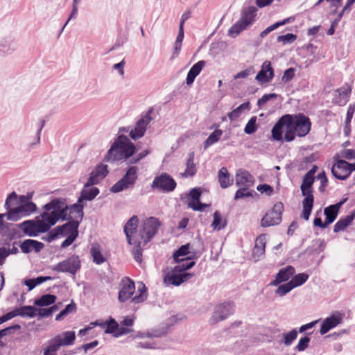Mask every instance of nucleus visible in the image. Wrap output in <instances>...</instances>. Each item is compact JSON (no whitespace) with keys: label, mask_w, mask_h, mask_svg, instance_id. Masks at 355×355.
<instances>
[{"label":"nucleus","mask_w":355,"mask_h":355,"mask_svg":"<svg viewBox=\"0 0 355 355\" xmlns=\"http://www.w3.org/2000/svg\"><path fill=\"white\" fill-rule=\"evenodd\" d=\"M343 158L347 159H352L355 158V150L352 149L344 150L341 153Z\"/></svg>","instance_id":"nucleus-63"},{"label":"nucleus","mask_w":355,"mask_h":355,"mask_svg":"<svg viewBox=\"0 0 355 355\" xmlns=\"http://www.w3.org/2000/svg\"><path fill=\"white\" fill-rule=\"evenodd\" d=\"M92 184H89V182L85 185V187L81 191V195L78 198V203L74 204L71 207H66L61 208L63 210H67L66 218L67 219H78L81 220L83 216V200H92L98 193V189L96 187H91Z\"/></svg>","instance_id":"nucleus-3"},{"label":"nucleus","mask_w":355,"mask_h":355,"mask_svg":"<svg viewBox=\"0 0 355 355\" xmlns=\"http://www.w3.org/2000/svg\"><path fill=\"white\" fill-rule=\"evenodd\" d=\"M309 278V275L306 273H300L294 276L290 281L294 288L303 284Z\"/></svg>","instance_id":"nucleus-44"},{"label":"nucleus","mask_w":355,"mask_h":355,"mask_svg":"<svg viewBox=\"0 0 355 355\" xmlns=\"http://www.w3.org/2000/svg\"><path fill=\"white\" fill-rule=\"evenodd\" d=\"M187 269H183L180 264H178L173 270L165 272L164 282L166 285L178 286L181 283L187 281L192 275L185 271Z\"/></svg>","instance_id":"nucleus-10"},{"label":"nucleus","mask_w":355,"mask_h":355,"mask_svg":"<svg viewBox=\"0 0 355 355\" xmlns=\"http://www.w3.org/2000/svg\"><path fill=\"white\" fill-rule=\"evenodd\" d=\"M274 76V71L270 61H265L261 70L256 76V80L260 83H266L270 82Z\"/></svg>","instance_id":"nucleus-18"},{"label":"nucleus","mask_w":355,"mask_h":355,"mask_svg":"<svg viewBox=\"0 0 355 355\" xmlns=\"http://www.w3.org/2000/svg\"><path fill=\"white\" fill-rule=\"evenodd\" d=\"M338 94L337 102L340 105H345L349 101L352 92V86L349 84H345L336 90Z\"/></svg>","instance_id":"nucleus-25"},{"label":"nucleus","mask_w":355,"mask_h":355,"mask_svg":"<svg viewBox=\"0 0 355 355\" xmlns=\"http://www.w3.org/2000/svg\"><path fill=\"white\" fill-rule=\"evenodd\" d=\"M76 305L73 304H68L64 310H62L57 316L56 320H61L64 315H66L68 313L74 311L76 310Z\"/></svg>","instance_id":"nucleus-52"},{"label":"nucleus","mask_w":355,"mask_h":355,"mask_svg":"<svg viewBox=\"0 0 355 355\" xmlns=\"http://www.w3.org/2000/svg\"><path fill=\"white\" fill-rule=\"evenodd\" d=\"M314 182V177L311 174H306L304 177L301 190L302 196L304 197L302 200V217L308 220L312 211L313 207L314 197L313 195L312 185Z\"/></svg>","instance_id":"nucleus-5"},{"label":"nucleus","mask_w":355,"mask_h":355,"mask_svg":"<svg viewBox=\"0 0 355 355\" xmlns=\"http://www.w3.org/2000/svg\"><path fill=\"white\" fill-rule=\"evenodd\" d=\"M257 117H252L245 127V132L247 134H252L257 130Z\"/></svg>","instance_id":"nucleus-48"},{"label":"nucleus","mask_w":355,"mask_h":355,"mask_svg":"<svg viewBox=\"0 0 355 355\" xmlns=\"http://www.w3.org/2000/svg\"><path fill=\"white\" fill-rule=\"evenodd\" d=\"M354 219V215L347 216L345 218H340L334 225V231L338 232L344 230Z\"/></svg>","instance_id":"nucleus-36"},{"label":"nucleus","mask_w":355,"mask_h":355,"mask_svg":"<svg viewBox=\"0 0 355 355\" xmlns=\"http://www.w3.org/2000/svg\"><path fill=\"white\" fill-rule=\"evenodd\" d=\"M311 128L310 119L303 114H285L282 116L272 130V137L275 141H281L284 132L286 141H293L296 137L307 135Z\"/></svg>","instance_id":"nucleus-1"},{"label":"nucleus","mask_w":355,"mask_h":355,"mask_svg":"<svg viewBox=\"0 0 355 355\" xmlns=\"http://www.w3.org/2000/svg\"><path fill=\"white\" fill-rule=\"evenodd\" d=\"M251 196L250 193L248 191V188L243 187L242 189H239L235 194L234 198L236 200L250 196Z\"/></svg>","instance_id":"nucleus-61"},{"label":"nucleus","mask_w":355,"mask_h":355,"mask_svg":"<svg viewBox=\"0 0 355 355\" xmlns=\"http://www.w3.org/2000/svg\"><path fill=\"white\" fill-rule=\"evenodd\" d=\"M150 118L149 116H145L142 117L137 123L136 126L130 132V136L133 139H136L141 137L145 131L146 125L150 122Z\"/></svg>","instance_id":"nucleus-21"},{"label":"nucleus","mask_w":355,"mask_h":355,"mask_svg":"<svg viewBox=\"0 0 355 355\" xmlns=\"http://www.w3.org/2000/svg\"><path fill=\"white\" fill-rule=\"evenodd\" d=\"M297 39V36L292 33H288L284 35H280L277 37L278 42H282L283 44L291 43Z\"/></svg>","instance_id":"nucleus-51"},{"label":"nucleus","mask_w":355,"mask_h":355,"mask_svg":"<svg viewBox=\"0 0 355 355\" xmlns=\"http://www.w3.org/2000/svg\"><path fill=\"white\" fill-rule=\"evenodd\" d=\"M96 326L106 327L105 332L107 334H112L115 336H120L132 331V329L128 327H119V324L115 320L110 318L105 322H98V321L91 322L87 327L79 331V335L80 336H85L89 330L92 329Z\"/></svg>","instance_id":"nucleus-7"},{"label":"nucleus","mask_w":355,"mask_h":355,"mask_svg":"<svg viewBox=\"0 0 355 355\" xmlns=\"http://www.w3.org/2000/svg\"><path fill=\"white\" fill-rule=\"evenodd\" d=\"M91 254L93 257V261L97 264L103 263L106 261V258L102 254L98 245H92Z\"/></svg>","instance_id":"nucleus-35"},{"label":"nucleus","mask_w":355,"mask_h":355,"mask_svg":"<svg viewBox=\"0 0 355 355\" xmlns=\"http://www.w3.org/2000/svg\"><path fill=\"white\" fill-rule=\"evenodd\" d=\"M177 184L175 180L168 174L164 173L156 176L152 183L151 187L164 193H169L175 190Z\"/></svg>","instance_id":"nucleus-11"},{"label":"nucleus","mask_w":355,"mask_h":355,"mask_svg":"<svg viewBox=\"0 0 355 355\" xmlns=\"http://www.w3.org/2000/svg\"><path fill=\"white\" fill-rule=\"evenodd\" d=\"M297 331L293 330L284 336V343L286 345H290L297 338Z\"/></svg>","instance_id":"nucleus-57"},{"label":"nucleus","mask_w":355,"mask_h":355,"mask_svg":"<svg viewBox=\"0 0 355 355\" xmlns=\"http://www.w3.org/2000/svg\"><path fill=\"white\" fill-rule=\"evenodd\" d=\"M135 145L126 137L121 135L109 150L106 160H120L131 157L135 152Z\"/></svg>","instance_id":"nucleus-4"},{"label":"nucleus","mask_w":355,"mask_h":355,"mask_svg":"<svg viewBox=\"0 0 355 355\" xmlns=\"http://www.w3.org/2000/svg\"><path fill=\"white\" fill-rule=\"evenodd\" d=\"M257 190L261 193H265L267 195H271L273 192V188L266 184H260L257 187Z\"/></svg>","instance_id":"nucleus-58"},{"label":"nucleus","mask_w":355,"mask_h":355,"mask_svg":"<svg viewBox=\"0 0 355 355\" xmlns=\"http://www.w3.org/2000/svg\"><path fill=\"white\" fill-rule=\"evenodd\" d=\"M71 221L62 227V231L64 234H69L68 237L62 243L63 248L70 245L78 236V227L79 221L78 219H69Z\"/></svg>","instance_id":"nucleus-16"},{"label":"nucleus","mask_w":355,"mask_h":355,"mask_svg":"<svg viewBox=\"0 0 355 355\" xmlns=\"http://www.w3.org/2000/svg\"><path fill=\"white\" fill-rule=\"evenodd\" d=\"M266 243V238L264 234L259 236L255 241V247L254 249V253L263 254L265 252V247Z\"/></svg>","instance_id":"nucleus-38"},{"label":"nucleus","mask_w":355,"mask_h":355,"mask_svg":"<svg viewBox=\"0 0 355 355\" xmlns=\"http://www.w3.org/2000/svg\"><path fill=\"white\" fill-rule=\"evenodd\" d=\"M50 277H39L35 279H28L24 280V284L26 285L29 291L34 288L37 285L43 283L44 282L50 279Z\"/></svg>","instance_id":"nucleus-40"},{"label":"nucleus","mask_w":355,"mask_h":355,"mask_svg":"<svg viewBox=\"0 0 355 355\" xmlns=\"http://www.w3.org/2000/svg\"><path fill=\"white\" fill-rule=\"evenodd\" d=\"M60 266L63 270H66L73 274L80 268V261L78 257H71L63 261Z\"/></svg>","instance_id":"nucleus-26"},{"label":"nucleus","mask_w":355,"mask_h":355,"mask_svg":"<svg viewBox=\"0 0 355 355\" xmlns=\"http://www.w3.org/2000/svg\"><path fill=\"white\" fill-rule=\"evenodd\" d=\"M354 171H355V163L349 164L343 159H337L331 168L332 174L340 180L347 178Z\"/></svg>","instance_id":"nucleus-14"},{"label":"nucleus","mask_w":355,"mask_h":355,"mask_svg":"<svg viewBox=\"0 0 355 355\" xmlns=\"http://www.w3.org/2000/svg\"><path fill=\"white\" fill-rule=\"evenodd\" d=\"M218 178L222 188H227L232 184V180L230 178V174L227 168L222 167L218 173Z\"/></svg>","instance_id":"nucleus-32"},{"label":"nucleus","mask_w":355,"mask_h":355,"mask_svg":"<svg viewBox=\"0 0 355 355\" xmlns=\"http://www.w3.org/2000/svg\"><path fill=\"white\" fill-rule=\"evenodd\" d=\"M295 273V269L292 266H287L279 270L277 275L276 279L271 284L277 286L281 282L288 280Z\"/></svg>","instance_id":"nucleus-23"},{"label":"nucleus","mask_w":355,"mask_h":355,"mask_svg":"<svg viewBox=\"0 0 355 355\" xmlns=\"http://www.w3.org/2000/svg\"><path fill=\"white\" fill-rule=\"evenodd\" d=\"M162 223L156 217H148L142 220L139 231V247L146 245L158 232Z\"/></svg>","instance_id":"nucleus-6"},{"label":"nucleus","mask_w":355,"mask_h":355,"mask_svg":"<svg viewBox=\"0 0 355 355\" xmlns=\"http://www.w3.org/2000/svg\"><path fill=\"white\" fill-rule=\"evenodd\" d=\"M284 205L282 202H277L268 211L261 220V225L266 227L279 224L282 220V214Z\"/></svg>","instance_id":"nucleus-12"},{"label":"nucleus","mask_w":355,"mask_h":355,"mask_svg":"<svg viewBox=\"0 0 355 355\" xmlns=\"http://www.w3.org/2000/svg\"><path fill=\"white\" fill-rule=\"evenodd\" d=\"M137 168L136 166L130 168L125 177L122 178L128 185L132 184L137 179Z\"/></svg>","instance_id":"nucleus-41"},{"label":"nucleus","mask_w":355,"mask_h":355,"mask_svg":"<svg viewBox=\"0 0 355 355\" xmlns=\"http://www.w3.org/2000/svg\"><path fill=\"white\" fill-rule=\"evenodd\" d=\"M236 183L241 187L248 188L254 183V178L245 170L240 169L236 174Z\"/></svg>","instance_id":"nucleus-20"},{"label":"nucleus","mask_w":355,"mask_h":355,"mask_svg":"<svg viewBox=\"0 0 355 355\" xmlns=\"http://www.w3.org/2000/svg\"><path fill=\"white\" fill-rule=\"evenodd\" d=\"M257 9L254 7H249L243 10L241 19L239 20L246 28L252 24L256 16Z\"/></svg>","instance_id":"nucleus-28"},{"label":"nucleus","mask_w":355,"mask_h":355,"mask_svg":"<svg viewBox=\"0 0 355 355\" xmlns=\"http://www.w3.org/2000/svg\"><path fill=\"white\" fill-rule=\"evenodd\" d=\"M310 342V338L307 336H305L301 338L296 347L298 351H303L306 348H307L309 343Z\"/></svg>","instance_id":"nucleus-56"},{"label":"nucleus","mask_w":355,"mask_h":355,"mask_svg":"<svg viewBox=\"0 0 355 355\" xmlns=\"http://www.w3.org/2000/svg\"><path fill=\"white\" fill-rule=\"evenodd\" d=\"M135 317L127 316L121 322V327H128L130 329L134 324Z\"/></svg>","instance_id":"nucleus-59"},{"label":"nucleus","mask_w":355,"mask_h":355,"mask_svg":"<svg viewBox=\"0 0 355 355\" xmlns=\"http://www.w3.org/2000/svg\"><path fill=\"white\" fill-rule=\"evenodd\" d=\"M135 291L134 282L129 277H123L119 284V300L125 302L132 298Z\"/></svg>","instance_id":"nucleus-15"},{"label":"nucleus","mask_w":355,"mask_h":355,"mask_svg":"<svg viewBox=\"0 0 355 355\" xmlns=\"http://www.w3.org/2000/svg\"><path fill=\"white\" fill-rule=\"evenodd\" d=\"M197 172L196 165L194 163V153L189 154L186 163V169L184 173H181L183 178L193 177Z\"/></svg>","instance_id":"nucleus-29"},{"label":"nucleus","mask_w":355,"mask_h":355,"mask_svg":"<svg viewBox=\"0 0 355 355\" xmlns=\"http://www.w3.org/2000/svg\"><path fill=\"white\" fill-rule=\"evenodd\" d=\"M31 200V197L19 196V202L15 207L10 209L7 213V218L10 220H17L22 216L29 215L36 209L35 205Z\"/></svg>","instance_id":"nucleus-8"},{"label":"nucleus","mask_w":355,"mask_h":355,"mask_svg":"<svg viewBox=\"0 0 355 355\" xmlns=\"http://www.w3.org/2000/svg\"><path fill=\"white\" fill-rule=\"evenodd\" d=\"M246 28H247L243 24L238 21L229 29L228 35L232 37H236L242 31Z\"/></svg>","instance_id":"nucleus-43"},{"label":"nucleus","mask_w":355,"mask_h":355,"mask_svg":"<svg viewBox=\"0 0 355 355\" xmlns=\"http://www.w3.org/2000/svg\"><path fill=\"white\" fill-rule=\"evenodd\" d=\"M190 244L182 245L173 254L175 263L180 264L183 269H189L195 265L193 259L196 258V252L190 250Z\"/></svg>","instance_id":"nucleus-9"},{"label":"nucleus","mask_w":355,"mask_h":355,"mask_svg":"<svg viewBox=\"0 0 355 355\" xmlns=\"http://www.w3.org/2000/svg\"><path fill=\"white\" fill-rule=\"evenodd\" d=\"M45 208L46 211L40 216L35 220H26L19 225L25 234L30 236H37L47 232L59 219H67L65 212L67 210L61 209L58 202L53 201L47 204Z\"/></svg>","instance_id":"nucleus-2"},{"label":"nucleus","mask_w":355,"mask_h":355,"mask_svg":"<svg viewBox=\"0 0 355 355\" xmlns=\"http://www.w3.org/2000/svg\"><path fill=\"white\" fill-rule=\"evenodd\" d=\"M128 186L129 185L126 182H125V181L123 179H121L114 186H112V187L111 188V191L114 193L119 192L122 191L123 189L127 188Z\"/></svg>","instance_id":"nucleus-55"},{"label":"nucleus","mask_w":355,"mask_h":355,"mask_svg":"<svg viewBox=\"0 0 355 355\" xmlns=\"http://www.w3.org/2000/svg\"><path fill=\"white\" fill-rule=\"evenodd\" d=\"M342 321V315L340 313H336L330 317L326 318L321 326L320 334H324L330 329L336 327Z\"/></svg>","instance_id":"nucleus-19"},{"label":"nucleus","mask_w":355,"mask_h":355,"mask_svg":"<svg viewBox=\"0 0 355 355\" xmlns=\"http://www.w3.org/2000/svg\"><path fill=\"white\" fill-rule=\"evenodd\" d=\"M202 191L200 188L192 189L189 192L190 199L198 200L200 199Z\"/></svg>","instance_id":"nucleus-64"},{"label":"nucleus","mask_w":355,"mask_h":355,"mask_svg":"<svg viewBox=\"0 0 355 355\" xmlns=\"http://www.w3.org/2000/svg\"><path fill=\"white\" fill-rule=\"evenodd\" d=\"M341 205V202L337 203L336 205H330L324 209L327 224L329 225L334 221L338 216Z\"/></svg>","instance_id":"nucleus-27"},{"label":"nucleus","mask_w":355,"mask_h":355,"mask_svg":"<svg viewBox=\"0 0 355 355\" xmlns=\"http://www.w3.org/2000/svg\"><path fill=\"white\" fill-rule=\"evenodd\" d=\"M56 300V297L53 295H44L35 301V305L38 306H45L53 304Z\"/></svg>","instance_id":"nucleus-34"},{"label":"nucleus","mask_w":355,"mask_h":355,"mask_svg":"<svg viewBox=\"0 0 355 355\" xmlns=\"http://www.w3.org/2000/svg\"><path fill=\"white\" fill-rule=\"evenodd\" d=\"M222 135L223 131L221 130L217 129L214 130L205 141V148H207L208 146H211L212 144L217 142L220 139Z\"/></svg>","instance_id":"nucleus-39"},{"label":"nucleus","mask_w":355,"mask_h":355,"mask_svg":"<svg viewBox=\"0 0 355 355\" xmlns=\"http://www.w3.org/2000/svg\"><path fill=\"white\" fill-rule=\"evenodd\" d=\"M139 219L137 216L131 217L124 226V232L128 243L135 247H139V232H137Z\"/></svg>","instance_id":"nucleus-13"},{"label":"nucleus","mask_w":355,"mask_h":355,"mask_svg":"<svg viewBox=\"0 0 355 355\" xmlns=\"http://www.w3.org/2000/svg\"><path fill=\"white\" fill-rule=\"evenodd\" d=\"M250 102H245L239 105L236 109L232 110L228 114V117L230 120H234L240 116L241 113L245 110H250Z\"/></svg>","instance_id":"nucleus-37"},{"label":"nucleus","mask_w":355,"mask_h":355,"mask_svg":"<svg viewBox=\"0 0 355 355\" xmlns=\"http://www.w3.org/2000/svg\"><path fill=\"white\" fill-rule=\"evenodd\" d=\"M56 309L55 306H53L49 309H40L38 311V315L42 317L49 316Z\"/></svg>","instance_id":"nucleus-62"},{"label":"nucleus","mask_w":355,"mask_h":355,"mask_svg":"<svg viewBox=\"0 0 355 355\" xmlns=\"http://www.w3.org/2000/svg\"><path fill=\"white\" fill-rule=\"evenodd\" d=\"M295 76V69L293 68H289L285 71L284 76L282 77V80L284 82H288L293 78Z\"/></svg>","instance_id":"nucleus-60"},{"label":"nucleus","mask_w":355,"mask_h":355,"mask_svg":"<svg viewBox=\"0 0 355 355\" xmlns=\"http://www.w3.org/2000/svg\"><path fill=\"white\" fill-rule=\"evenodd\" d=\"M19 202V197L18 198L15 192L11 193L6 199V207L8 211L13 207L17 206Z\"/></svg>","instance_id":"nucleus-42"},{"label":"nucleus","mask_w":355,"mask_h":355,"mask_svg":"<svg viewBox=\"0 0 355 355\" xmlns=\"http://www.w3.org/2000/svg\"><path fill=\"white\" fill-rule=\"evenodd\" d=\"M147 288L144 284H139L137 288V292L135 297L132 298V302L138 304L145 301L147 298Z\"/></svg>","instance_id":"nucleus-33"},{"label":"nucleus","mask_w":355,"mask_h":355,"mask_svg":"<svg viewBox=\"0 0 355 355\" xmlns=\"http://www.w3.org/2000/svg\"><path fill=\"white\" fill-rule=\"evenodd\" d=\"M44 354L43 355H57V352L58 349L54 345L51 340L49 341V345L44 348Z\"/></svg>","instance_id":"nucleus-50"},{"label":"nucleus","mask_w":355,"mask_h":355,"mask_svg":"<svg viewBox=\"0 0 355 355\" xmlns=\"http://www.w3.org/2000/svg\"><path fill=\"white\" fill-rule=\"evenodd\" d=\"M223 310L225 311L226 313L224 315L220 316L219 320H223V319L226 318L227 317V315H229L230 314V305H220L218 307L217 311L215 312L214 317L216 319L218 318V316H217L218 312H219V311L222 312V311H223Z\"/></svg>","instance_id":"nucleus-54"},{"label":"nucleus","mask_w":355,"mask_h":355,"mask_svg":"<svg viewBox=\"0 0 355 355\" xmlns=\"http://www.w3.org/2000/svg\"><path fill=\"white\" fill-rule=\"evenodd\" d=\"M205 61L200 60L198 61L197 63H196L189 70L186 82L188 85H191L196 78V77L199 75V73L201 72L204 67L205 66Z\"/></svg>","instance_id":"nucleus-24"},{"label":"nucleus","mask_w":355,"mask_h":355,"mask_svg":"<svg viewBox=\"0 0 355 355\" xmlns=\"http://www.w3.org/2000/svg\"><path fill=\"white\" fill-rule=\"evenodd\" d=\"M76 340V334L73 331L62 332L54 336L51 341L59 349L61 347H67L73 345Z\"/></svg>","instance_id":"nucleus-17"},{"label":"nucleus","mask_w":355,"mask_h":355,"mask_svg":"<svg viewBox=\"0 0 355 355\" xmlns=\"http://www.w3.org/2000/svg\"><path fill=\"white\" fill-rule=\"evenodd\" d=\"M35 309L34 307L28 306H23L19 309L12 311V312H16L17 313V315H27L29 317H33L35 315Z\"/></svg>","instance_id":"nucleus-45"},{"label":"nucleus","mask_w":355,"mask_h":355,"mask_svg":"<svg viewBox=\"0 0 355 355\" xmlns=\"http://www.w3.org/2000/svg\"><path fill=\"white\" fill-rule=\"evenodd\" d=\"M189 207L193 209L196 211H202L205 207H207L209 206L208 204L202 203L200 201V199L194 200V199H189V201L188 202Z\"/></svg>","instance_id":"nucleus-47"},{"label":"nucleus","mask_w":355,"mask_h":355,"mask_svg":"<svg viewBox=\"0 0 355 355\" xmlns=\"http://www.w3.org/2000/svg\"><path fill=\"white\" fill-rule=\"evenodd\" d=\"M106 165H98L96 168L92 172L90 178H89V184H98L103 180L107 173V168Z\"/></svg>","instance_id":"nucleus-22"},{"label":"nucleus","mask_w":355,"mask_h":355,"mask_svg":"<svg viewBox=\"0 0 355 355\" xmlns=\"http://www.w3.org/2000/svg\"><path fill=\"white\" fill-rule=\"evenodd\" d=\"M213 221L211 225L214 230H220L227 225L226 218L218 211H216L213 215Z\"/></svg>","instance_id":"nucleus-31"},{"label":"nucleus","mask_w":355,"mask_h":355,"mask_svg":"<svg viewBox=\"0 0 355 355\" xmlns=\"http://www.w3.org/2000/svg\"><path fill=\"white\" fill-rule=\"evenodd\" d=\"M290 21V18H287V19H284L283 21H278V22H276L274 24L268 26L266 29H265L264 31H263L261 34H260V36L261 37H266L270 32L274 31L275 29H276L277 28L281 26H283L287 23H288Z\"/></svg>","instance_id":"nucleus-46"},{"label":"nucleus","mask_w":355,"mask_h":355,"mask_svg":"<svg viewBox=\"0 0 355 355\" xmlns=\"http://www.w3.org/2000/svg\"><path fill=\"white\" fill-rule=\"evenodd\" d=\"M43 246L44 244L40 242L35 240L27 239L21 243V249L24 252L28 253L33 250L39 252Z\"/></svg>","instance_id":"nucleus-30"},{"label":"nucleus","mask_w":355,"mask_h":355,"mask_svg":"<svg viewBox=\"0 0 355 355\" xmlns=\"http://www.w3.org/2000/svg\"><path fill=\"white\" fill-rule=\"evenodd\" d=\"M277 95L275 94H268L263 95L260 99H259L257 105L259 107L264 106L268 101L275 98Z\"/></svg>","instance_id":"nucleus-53"},{"label":"nucleus","mask_w":355,"mask_h":355,"mask_svg":"<svg viewBox=\"0 0 355 355\" xmlns=\"http://www.w3.org/2000/svg\"><path fill=\"white\" fill-rule=\"evenodd\" d=\"M293 288H294V287L289 282L288 283L279 286L277 289L276 293L279 295L283 296L286 295L287 293H288L290 291H291Z\"/></svg>","instance_id":"nucleus-49"}]
</instances>
